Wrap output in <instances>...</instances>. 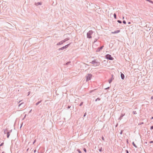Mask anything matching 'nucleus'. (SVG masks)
Masks as SVG:
<instances>
[{"instance_id": "nucleus-23", "label": "nucleus", "mask_w": 153, "mask_h": 153, "mask_svg": "<svg viewBox=\"0 0 153 153\" xmlns=\"http://www.w3.org/2000/svg\"><path fill=\"white\" fill-rule=\"evenodd\" d=\"M117 22H118L119 23H122V21H121V20H117Z\"/></svg>"}, {"instance_id": "nucleus-13", "label": "nucleus", "mask_w": 153, "mask_h": 153, "mask_svg": "<svg viewBox=\"0 0 153 153\" xmlns=\"http://www.w3.org/2000/svg\"><path fill=\"white\" fill-rule=\"evenodd\" d=\"M132 144L136 148H137V146L136 145V144L134 143V142H133L132 143Z\"/></svg>"}, {"instance_id": "nucleus-47", "label": "nucleus", "mask_w": 153, "mask_h": 153, "mask_svg": "<svg viewBox=\"0 0 153 153\" xmlns=\"http://www.w3.org/2000/svg\"><path fill=\"white\" fill-rule=\"evenodd\" d=\"M151 100H153V96L151 97Z\"/></svg>"}, {"instance_id": "nucleus-6", "label": "nucleus", "mask_w": 153, "mask_h": 153, "mask_svg": "<svg viewBox=\"0 0 153 153\" xmlns=\"http://www.w3.org/2000/svg\"><path fill=\"white\" fill-rule=\"evenodd\" d=\"M103 46H102L100 47H99L96 50V52H100V50H101L103 48Z\"/></svg>"}, {"instance_id": "nucleus-22", "label": "nucleus", "mask_w": 153, "mask_h": 153, "mask_svg": "<svg viewBox=\"0 0 153 153\" xmlns=\"http://www.w3.org/2000/svg\"><path fill=\"white\" fill-rule=\"evenodd\" d=\"M77 151L79 153H82L81 151L79 149H77Z\"/></svg>"}, {"instance_id": "nucleus-3", "label": "nucleus", "mask_w": 153, "mask_h": 153, "mask_svg": "<svg viewBox=\"0 0 153 153\" xmlns=\"http://www.w3.org/2000/svg\"><path fill=\"white\" fill-rule=\"evenodd\" d=\"M71 44V43H70L66 45L65 46H63L60 48H59L58 49V50L59 51H60L61 50H64L65 49H66Z\"/></svg>"}, {"instance_id": "nucleus-36", "label": "nucleus", "mask_w": 153, "mask_h": 153, "mask_svg": "<svg viewBox=\"0 0 153 153\" xmlns=\"http://www.w3.org/2000/svg\"><path fill=\"white\" fill-rule=\"evenodd\" d=\"M36 139H35V140H34V141L33 142V144H34V143L36 142Z\"/></svg>"}, {"instance_id": "nucleus-31", "label": "nucleus", "mask_w": 153, "mask_h": 153, "mask_svg": "<svg viewBox=\"0 0 153 153\" xmlns=\"http://www.w3.org/2000/svg\"><path fill=\"white\" fill-rule=\"evenodd\" d=\"M97 39H95L94 40V43L95 42H96L97 41Z\"/></svg>"}, {"instance_id": "nucleus-57", "label": "nucleus", "mask_w": 153, "mask_h": 153, "mask_svg": "<svg viewBox=\"0 0 153 153\" xmlns=\"http://www.w3.org/2000/svg\"><path fill=\"white\" fill-rule=\"evenodd\" d=\"M124 17H123V19H124Z\"/></svg>"}, {"instance_id": "nucleus-28", "label": "nucleus", "mask_w": 153, "mask_h": 153, "mask_svg": "<svg viewBox=\"0 0 153 153\" xmlns=\"http://www.w3.org/2000/svg\"><path fill=\"white\" fill-rule=\"evenodd\" d=\"M133 114H137V112H136V111H133Z\"/></svg>"}, {"instance_id": "nucleus-52", "label": "nucleus", "mask_w": 153, "mask_h": 153, "mask_svg": "<svg viewBox=\"0 0 153 153\" xmlns=\"http://www.w3.org/2000/svg\"><path fill=\"white\" fill-rule=\"evenodd\" d=\"M153 119V117H151V120H152V119Z\"/></svg>"}, {"instance_id": "nucleus-2", "label": "nucleus", "mask_w": 153, "mask_h": 153, "mask_svg": "<svg viewBox=\"0 0 153 153\" xmlns=\"http://www.w3.org/2000/svg\"><path fill=\"white\" fill-rule=\"evenodd\" d=\"M105 58L111 60H113L114 59V58L111 56V55L109 54L105 55Z\"/></svg>"}, {"instance_id": "nucleus-49", "label": "nucleus", "mask_w": 153, "mask_h": 153, "mask_svg": "<svg viewBox=\"0 0 153 153\" xmlns=\"http://www.w3.org/2000/svg\"><path fill=\"white\" fill-rule=\"evenodd\" d=\"M26 114H25V116H24V117L23 119H23H24V118L26 117Z\"/></svg>"}, {"instance_id": "nucleus-51", "label": "nucleus", "mask_w": 153, "mask_h": 153, "mask_svg": "<svg viewBox=\"0 0 153 153\" xmlns=\"http://www.w3.org/2000/svg\"><path fill=\"white\" fill-rule=\"evenodd\" d=\"M128 24H131V22H128Z\"/></svg>"}, {"instance_id": "nucleus-44", "label": "nucleus", "mask_w": 153, "mask_h": 153, "mask_svg": "<svg viewBox=\"0 0 153 153\" xmlns=\"http://www.w3.org/2000/svg\"><path fill=\"white\" fill-rule=\"evenodd\" d=\"M23 103H22L20 104L19 105V107L21 105H22V104Z\"/></svg>"}, {"instance_id": "nucleus-37", "label": "nucleus", "mask_w": 153, "mask_h": 153, "mask_svg": "<svg viewBox=\"0 0 153 153\" xmlns=\"http://www.w3.org/2000/svg\"><path fill=\"white\" fill-rule=\"evenodd\" d=\"M83 150H84V151L85 152H86V149H85V148H84L83 149Z\"/></svg>"}, {"instance_id": "nucleus-26", "label": "nucleus", "mask_w": 153, "mask_h": 153, "mask_svg": "<svg viewBox=\"0 0 153 153\" xmlns=\"http://www.w3.org/2000/svg\"><path fill=\"white\" fill-rule=\"evenodd\" d=\"M143 124H144V122H141V123H139L138 124V125H139Z\"/></svg>"}, {"instance_id": "nucleus-14", "label": "nucleus", "mask_w": 153, "mask_h": 153, "mask_svg": "<svg viewBox=\"0 0 153 153\" xmlns=\"http://www.w3.org/2000/svg\"><path fill=\"white\" fill-rule=\"evenodd\" d=\"M8 131L7 129L6 128L5 129H4V134H5L6 133V132H7Z\"/></svg>"}, {"instance_id": "nucleus-58", "label": "nucleus", "mask_w": 153, "mask_h": 153, "mask_svg": "<svg viewBox=\"0 0 153 153\" xmlns=\"http://www.w3.org/2000/svg\"><path fill=\"white\" fill-rule=\"evenodd\" d=\"M152 91L153 92V90Z\"/></svg>"}, {"instance_id": "nucleus-12", "label": "nucleus", "mask_w": 153, "mask_h": 153, "mask_svg": "<svg viewBox=\"0 0 153 153\" xmlns=\"http://www.w3.org/2000/svg\"><path fill=\"white\" fill-rule=\"evenodd\" d=\"M90 63H91L92 65H94L96 63L95 61V60H93L91 62H90Z\"/></svg>"}, {"instance_id": "nucleus-4", "label": "nucleus", "mask_w": 153, "mask_h": 153, "mask_svg": "<svg viewBox=\"0 0 153 153\" xmlns=\"http://www.w3.org/2000/svg\"><path fill=\"white\" fill-rule=\"evenodd\" d=\"M92 75L91 74H88L86 77V81H88L91 80V78Z\"/></svg>"}, {"instance_id": "nucleus-56", "label": "nucleus", "mask_w": 153, "mask_h": 153, "mask_svg": "<svg viewBox=\"0 0 153 153\" xmlns=\"http://www.w3.org/2000/svg\"><path fill=\"white\" fill-rule=\"evenodd\" d=\"M28 149H27V151L28 150Z\"/></svg>"}, {"instance_id": "nucleus-24", "label": "nucleus", "mask_w": 153, "mask_h": 153, "mask_svg": "<svg viewBox=\"0 0 153 153\" xmlns=\"http://www.w3.org/2000/svg\"><path fill=\"white\" fill-rule=\"evenodd\" d=\"M124 130H122L120 132V134H123V131Z\"/></svg>"}, {"instance_id": "nucleus-7", "label": "nucleus", "mask_w": 153, "mask_h": 153, "mask_svg": "<svg viewBox=\"0 0 153 153\" xmlns=\"http://www.w3.org/2000/svg\"><path fill=\"white\" fill-rule=\"evenodd\" d=\"M125 115V114H123L122 113L121 114L120 117L118 118V120H121L122 118Z\"/></svg>"}, {"instance_id": "nucleus-40", "label": "nucleus", "mask_w": 153, "mask_h": 153, "mask_svg": "<svg viewBox=\"0 0 153 153\" xmlns=\"http://www.w3.org/2000/svg\"><path fill=\"white\" fill-rule=\"evenodd\" d=\"M150 143H153V141H151L149 142Z\"/></svg>"}, {"instance_id": "nucleus-10", "label": "nucleus", "mask_w": 153, "mask_h": 153, "mask_svg": "<svg viewBox=\"0 0 153 153\" xmlns=\"http://www.w3.org/2000/svg\"><path fill=\"white\" fill-rule=\"evenodd\" d=\"M120 32V30H118L115 31H114L113 32H112V33L113 34H115V33H118Z\"/></svg>"}, {"instance_id": "nucleus-19", "label": "nucleus", "mask_w": 153, "mask_h": 153, "mask_svg": "<svg viewBox=\"0 0 153 153\" xmlns=\"http://www.w3.org/2000/svg\"><path fill=\"white\" fill-rule=\"evenodd\" d=\"M146 1H149V2L153 4V1H152L151 0H146Z\"/></svg>"}, {"instance_id": "nucleus-35", "label": "nucleus", "mask_w": 153, "mask_h": 153, "mask_svg": "<svg viewBox=\"0 0 153 153\" xmlns=\"http://www.w3.org/2000/svg\"><path fill=\"white\" fill-rule=\"evenodd\" d=\"M150 129L151 130H152L153 129V126H152L150 127Z\"/></svg>"}, {"instance_id": "nucleus-25", "label": "nucleus", "mask_w": 153, "mask_h": 153, "mask_svg": "<svg viewBox=\"0 0 153 153\" xmlns=\"http://www.w3.org/2000/svg\"><path fill=\"white\" fill-rule=\"evenodd\" d=\"M99 151L100 152H101L102 151V147H101L99 149Z\"/></svg>"}, {"instance_id": "nucleus-16", "label": "nucleus", "mask_w": 153, "mask_h": 153, "mask_svg": "<svg viewBox=\"0 0 153 153\" xmlns=\"http://www.w3.org/2000/svg\"><path fill=\"white\" fill-rule=\"evenodd\" d=\"M10 135V133H8V132L7 133V138H9V136Z\"/></svg>"}, {"instance_id": "nucleus-27", "label": "nucleus", "mask_w": 153, "mask_h": 153, "mask_svg": "<svg viewBox=\"0 0 153 153\" xmlns=\"http://www.w3.org/2000/svg\"><path fill=\"white\" fill-rule=\"evenodd\" d=\"M123 22V23L124 24H126V21L124 20Z\"/></svg>"}, {"instance_id": "nucleus-32", "label": "nucleus", "mask_w": 153, "mask_h": 153, "mask_svg": "<svg viewBox=\"0 0 153 153\" xmlns=\"http://www.w3.org/2000/svg\"><path fill=\"white\" fill-rule=\"evenodd\" d=\"M71 107V106L68 105V106L67 107V109H69V108H70Z\"/></svg>"}, {"instance_id": "nucleus-54", "label": "nucleus", "mask_w": 153, "mask_h": 153, "mask_svg": "<svg viewBox=\"0 0 153 153\" xmlns=\"http://www.w3.org/2000/svg\"><path fill=\"white\" fill-rule=\"evenodd\" d=\"M1 153H4V152H3Z\"/></svg>"}, {"instance_id": "nucleus-53", "label": "nucleus", "mask_w": 153, "mask_h": 153, "mask_svg": "<svg viewBox=\"0 0 153 153\" xmlns=\"http://www.w3.org/2000/svg\"><path fill=\"white\" fill-rule=\"evenodd\" d=\"M127 143H128V139H127Z\"/></svg>"}, {"instance_id": "nucleus-29", "label": "nucleus", "mask_w": 153, "mask_h": 153, "mask_svg": "<svg viewBox=\"0 0 153 153\" xmlns=\"http://www.w3.org/2000/svg\"><path fill=\"white\" fill-rule=\"evenodd\" d=\"M65 40L66 41H67L69 39V38H65Z\"/></svg>"}, {"instance_id": "nucleus-34", "label": "nucleus", "mask_w": 153, "mask_h": 153, "mask_svg": "<svg viewBox=\"0 0 153 153\" xmlns=\"http://www.w3.org/2000/svg\"><path fill=\"white\" fill-rule=\"evenodd\" d=\"M83 102H81L80 103V104H79V105L80 106H81L83 104Z\"/></svg>"}, {"instance_id": "nucleus-38", "label": "nucleus", "mask_w": 153, "mask_h": 153, "mask_svg": "<svg viewBox=\"0 0 153 153\" xmlns=\"http://www.w3.org/2000/svg\"><path fill=\"white\" fill-rule=\"evenodd\" d=\"M12 131V130H10L9 131L7 132L8 133H10Z\"/></svg>"}, {"instance_id": "nucleus-33", "label": "nucleus", "mask_w": 153, "mask_h": 153, "mask_svg": "<svg viewBox=\"0 0 153 153\" xmlns=\"http://www.w3.org/2000/svg\"><path fill=\"white\" fill-rule=\"evenodd\" d=\"M4 143L3 142L0 145V146H1L4 145Z\"/></svg>"}, {"instance_id": "nucleus-41", "label": "nucleus", "mask_w": 153, "mask_h": 153, "mask_svg": "<svg viewBox=\"0 0 153 153\" xmlns=\"http://www.w3.org/2000/svg\"><path fill=\"white\" fill-rule=\"evenodd\" d=\"M102 139L103 140H104V141H105V140H104V137H103V136H102Z\"/></svg>"}, {"instance_id": "nucleus-5", "label": "nucleus", "mask_w": 153, "mask_h": 153, "mask_svg": "<svg viewBox=\"0 0 153 153\" xmlns=\"http://www.w3.org/2000/svg\"><path fill=\"white\" fill-rule=\"evenodd\" d=\"M111 78L108 80V82L109 84H110L112 82V80L114 79V77L113 74L111 75Z\"/></svg>"}, {"instance_id": "nucleus-20", "label": "nucleus", "mask_w": 153, "mask_h": 153, "mask_svg": "<svg viewBox=\"0 0 153 153\" xmlns=\"http://www.w3.org/2000/svg\"><path fill=\"white\" fill-rule=\"evenodd\" d=\"M70 63H71V62L69 61L66 62L65 65H69Z\"/></svg>"}, {"instance_id": "nucleus-21", "label": "nucleus", "mask_w": 153, "mask_h": 153, "mask_svg": "<svg viewBox=\"0 0 153 153\" xmlns=\"http://www.w3.org/2000/svg\"><path fill=\"white\" fill-rule=\"evenodd\" d=\"M114 19H117V16L115 14V13H114Z\"/></svg>"}, {"instance_id": "nucleus-43", "label": "nucleus", "mask_w": 153, "mask_h": 153, "mask_svg": "<svg viewBox=\"0 0 153 153\" xmlns=\"http://www.w3.org/2000/svg\"><path fill=\"white\" fill-rule=\"evenodd\" d=\"M109 88H110L109 87H108L107 88H105V89H106V90L108 89H109Z\"/></svg>"}, {"instance_id": "nucleus-30", "label": "nucleus", "mask_w": 153, "mask_h": 153, "mask_svg": "<svg viewBox=\"0 0 153 153\" xmlns=\"http://www.w3.org/2000/svg\"><path fill=\"white\" fill-rule=\"evenodd\" d=\"M62 41L63 43L66 42L65 39L64 40H62Z\"/></svg>"}, {"instance_id": "nucleus-50", "label": "nucleus", "mask_w": 153, "mask_h": 153, "mask_svg": "<svg viewBox=\"0 0 153 153\" xmlns=\"http://www.w3.org/2000/svg\"><path fill=\"white\" fill-rule=\"evenodd\" d=\"M31 111H32V109H31V110H30L29 111V113H31Z\"/></svg>"}, {"instance_id": "nucleus-15", "label": "nucleus", "mask_w": 153, "mask_h": 153, "mask_svg": "<svg viewBox=\"0 0 153 153\" xmlns=\"http://www.w3.org/2000/svg\"><path fill=\"white\" fill-rule=\"evenodd\" d=\"M41 100L40 101H38V102H37V103H36V105H38L41 102Z\"/></svg>"}, {"instance_id": "nucleus-39", "label": "nucleus", "mask_w": 153, "mask_h": 153, "mask_svg": "<svg viewBox=\"0 0 153 153\" xmlns=\"http://www.w3.org/2000/svg\"><path fill=\"white\" fill-rule=\"evenodd\" d=\"M87 114H86V112H85L84 114V115H83V117H85V116Z\"/></svg>"}, {"instance_id": "nucleus-11", "label": "nucleus", "mask_w": 153, "mask_h": 153, "mask_svg": "<svg viewBox=\"0 0 153 153\" xmlns=\"http://www.w3.org/2000/svg\"><path fill=\"white\" fill-rule=\"evenodd\" d=\"M63 44V43L62 41H60V42H58V43H57L56 44V45H62Z\"/></svg>"}, {"instance_id": "nucleus-48", "label": "nucleus", "mask_w": 153, "mask_h": 153, "mask_svg": "<svg viewBox=\"0 0 153 153\" xmlns=\"http://www.w3.org/2000/svg\"><path fill=\"white\" fill-rule=\"evenodd\" d=\"M36 151V149H35L34 150V153H35Z\"/></svg>"}, {"instance_id": "nucleus-45", "label": "nucleus", "mask_w": 153, "mask_h": 153, "mask_svg": "<svg viewBox=\"0 0 153 153\" xmlns=\"http://www.w3.org/2000/svg\"><path fill=\"white\" fill-rule=\"evenodd\" d=\"M126 153H129L128 151V150H126Z\"/></svg>"}, {"instance_id": "nucleus-1", "label": "nucleus", "mask_w": 153, "mask_h": 153, "mask_svg": "<svg viewBox=\"0 0 153 153\" xmlns=\"http://www.w3.org/2000/svg\"><path fill=\"white\" fill-rule=\"evenodd\" d=\"M93 31L91 30H89L87 33V38L89 39L92 38L91 35L93 33Z\"/></svg>"}, {"instance_id": "nucleus-9", "label": "nucleus", "mask_w": 153, "mask_h": 153, "mask_svg": "<svg viewBox=\"0 0 153 153\" xmlns=\"http://www.w3.org/2000/svg\"><path fill=\"white\" fill-rule=\"evenodd\" d=\"M35 4L36 6L40 5L42 4V3L41 2H35Z\"/></svg>"}, {"instance_id": "nucleus-46", "label": "nucleus", "mask_w": 153, "mask_h": 153, "mask_svg": "<svg viewBox=\"0 0 153 153\" xmlns=\"http://www.w3.org/2000/svg\"><path fill=\"white\" fill-rule=\"evenodd\" d=\"M30 91H29L28 92V95H29L30 94Z\"/></svg>"}, {"instance_id": "nucleus-17", "label": "nucleus", "mask_w": 153, "mask_h": 153, "mask_svg": "<svg viewBox=\"0 0 153 153\" xmlns=\"http://www.w3.org/2000/svg\"><path fill=\"white\" fill-rule=\"evenodd\" d=\"M95 60V61L96 63L98 64H99L98 65L100 64V62H98V60L97 59Z\"/></svg>"}, {"instance_id": "nucleus-8", "label": "nucleus", "mask_w": 153, "mask_h": 153, "mask_svg": "<svg viewBox=\"0 0 153 153\" xmlns=\"http://www.w3.org/2000/svg\"><path fill=\"white\" fill-rule=\"evenodd\" d=\"M120 76H121V78L122 79H124V78H125L124 75V74H123L121 72Z\"/></svg>"}, {"instance_id": "nucleus-18", "label": "nucleus", "mask_w": 153, "mask_h": 153, "mask_svg": "<svg viewBox=\"0 0 153 153\" xmlns=\"http://www.w3.org/2000/svg\"><path fill=\"white\" fill-rule=\"evenodd\" d=\"M100 100V98H99V97H98L97 98V99H96L95 100V102H97V100Z\"/></svg>"}, {"instance_id": "nucleus-55", "label": "nucleus", "mask_w": 153, "mask_h": 153, "mask_svg": "<svg viewBox=\"0 0 153 153\" xmlns=\"http://www.w3.org/2000/svg\"><path fill=\"white\" fill-rule=\"evenodd\" d=\"M146 143L147 144V142H146Z\"/></svg>"}, {"instance_id": "nucleus-42", "label": "nucleus", "mask_w": 153, "mask_h": 153, "mask_svg": "<svg viewBox=\"0 0 153 153\" xmlns=\"http://www.w3.org/2000/svg\"><path fill=\"white\" fill-rule=\"evenodd\" d=\"M94 91V90H91V91H90V93H92V92H93V91Z\"/></svg>"}]
</instances>
